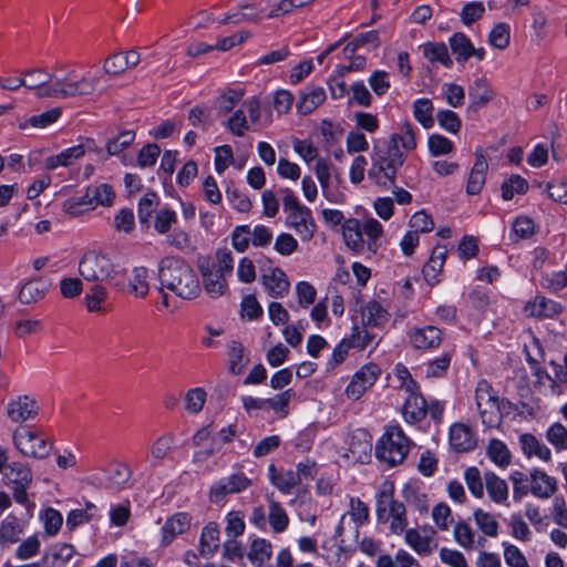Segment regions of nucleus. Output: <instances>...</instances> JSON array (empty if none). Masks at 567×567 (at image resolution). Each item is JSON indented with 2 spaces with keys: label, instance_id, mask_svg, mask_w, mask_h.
Instances as JSON below:
<instances>
[{
  "label": "nucleus",
  "instance_id": "nucleus-1",
  "mask_svg": "<svg viewBox=\"0 0 567 567\" xmlns=\"http://www.w3.org/2000/svg\"><path fill=\"white\" fill-rule=\"evenodd\" d=\"M24 87L35 90L40 99H70L91 95L96 91L100 79L85 74L81 78L74 70L63 78H58L42 69H32L23 72Z\"/></svg>",
  "mask_w": 567,
  "mask_h": 567
},
{
  "label": "nucleus",
  "instance_id": "nucleus-2",
  "mask_svg": "<svg viewBox=\"0 0 567 567\" xmlns=\"http://www.w3.org/2000/svg\"><path fill=\"white\" fill-rule=\"evenodd\" d=\"M157 279L159 291H172L175 296L192 300L202 291L199 279L192 266L176 256L163 257L157 265Z\"/></svg>",
  "mask_w": 567,
  "mask_h": 567
},
{
  "label": "nucleus",
  "instance_id": "nucleus-3",
  "mask_svg": "<svg viewBox=\"0 0 567 567\" xmlns=\"http://www.w3.org/2000/svg\"><path fill=\"white\" fill-rule=\"evenodd\" d=\"M79 272L89 282H105L116 291L126 288V269L106 254L95 250L85 252L80 259Z\"/></svg>",
  "mask_w": 567,
  "mask_h": 567
},
{
  "label": "nucleus",
  "instance_id": "nucleus-4",
  "mask_svg": "<svg viewBox=\"0 0 567 567\" xmlns=\"http://www.w3.org/2000/svg\"><path fill=\"white\" fill-rule=\"evenodd\" d=\"M371 159L369 178L377 185L388 188L395 184L398 171L404 165L405 155L394 143L385 140L374 144Z\"/></svg>",
  "mask_w": 567,
  "mask_h": 567
},
{
  "label": "nucleus",
  "instance_id": "nucleus-5",
  "mask_svg": "<svg viewBox=\"0 0 567 567\" xmlns=\"http://www.w3.org/2000/svg\"><path fill=\"white\" fill-rule=\"evenodd\" d=\"M203 288L210 298H219L228 291L227 278L234 271V257L228 248H219L213 261L205 260L199 265Z\"/></svg>",
  "mask_w": 567,
  "mask_h": 567
},
{
  "label": "nucleus",
  "instance_id": "nucleus-6",
  "mask_svg": "<svg viewBox=\"0 0 567 567\" xmlns=\"http://www.w3.org/2000/svg\"><path fill=\"white\" fill-rule=\"evenodd\" d=\"M476 408L483 424L497 429L503 417L511 415L516 406L507 399H501L486 380L478 381L475 389Z\"/></svg>",
  "mask_w": 567,
  "mask_h": 567
},
{
  "label": "nucleus",
  "instance_id": "nucleus-7",
  "mask_svg": "<svg viewBox=\"0 0 567 567\" xmlns=\"http://www.w3.org/2000/svg\"><path fill=\"white\" fill-rule=\"evenodd\" d=\"M286 214V226L293 229L303 241L310 240L316 231V223L310 208L302 205L290 188H279Z\"/></svg>",
  "mask_w": 567,
  "mask_h": 567
},
{
  "label": "nucleus",
  "instance_id": "nucleus-8",
  "mask_svg": "<svg viewBox=\"0 0 567 567\" xmlns=\"http://www.w3.org/2000/svg\"><path fill=\"white\" fill-rule=\"evenodd\" d=\"M411 445L400 425H389L375 446V455L389 466H395L405 460Z\"/></svg>",
  "mask_w": 567,
  "mask_h": 567
},
{
  "label": "nucleus",
  "instance_id": "nucleus-9",
  "mask_svg": "<svg viewBox=\"0 0 567 567\" xmlns=\"http://www.w3.org/2000/svg\"><path fill=\"white\" fill-rule=\"evenodd\" d=\"M377 517L379 523L389 524L393 534H402L408 526L406 508L402 502L394 499L393 485H384L378 494Z\"/></svg>",
  "mask_w": 567,
  "mask_h": 567
},
{
  "label": "nucleus",
  "instance_id": "nucleus-10",
  "mask_svg": "<svg viewBox=\"0 0 567 567\" xmlns=\"http://www.w3.org/2000/svg\"><path fill=\"white\" fill-rule=\"evenodd\" d=\"M13 444L21 454L28 457L44 458L52 450V443L48 435L43 431L30 426H20L13 432Z\"/></svg>",
  "mask_w": 567,
  "mask_h": 567
},
{
  "label": "nucleus",
  "instance_id": "nucleus-11",
  "mask_svg": "<svg viewBox=\"0 0 567 567\" xmlns=\"http://www.w3.org/2000/svg\"><path fill=\"white\" fill-rule=\"evenodd\" d=\"M254 485V481L237 464L236 471L226 477L216 481L209 488V499L213 503L224 501L228 495L240 494Z\"/></svg>",
  "mask_w": 567,
  "mask_h": 567
},
{
  "label": "nucleus",
  "instance_id": "nucleus-12",
  "mask_svg": "<svg viewBox=\"0 0 567 567\" xmlns=\"http://www.w3.org/2000/svg\"><path fill=\"white\" fill-rule=\"evenodd\" d=\"M380 372V368L373 363L362 367L347 386V396L351 400H359L375 383Z\"/></svg>",
  "mask_w": 567,
  "mask_h": 567
},
{
  "label": "nucleus",
  "instance_id": "nucleus-13",
  "mask_svg": "<svg viewBox=\"0 0 567 567\" xmlns=\"http://www.w3.org/2000/svg\"><path fill=\"white\" fill-rule=\"evenodd\" d=\"M40 411L38 401L29 395H20L7 405V415L14 423L34 420Z\"/></svg>",
  "mask_w": 567,
  "mask_h": 567
},
{
  "label": "nucleus",
  "instance_id": "nucleus-14",
  "mask_svg": "<svg viewBox=\"0 0 567 567\" xmlns=\"http://www.w3.org/2000/svg\"><path fill=\"white\" fill-rule=\"evenodd\" d=\"M409 339L415 349L430 350L440 347L443 332L435 326L415 327L409 331Z\"/></svg>",
  "mask_w": 567,
  "mask_h": 567
},
{
  "label": "nucleus",
  "instance_id": "nucleus-15",
  "mask_svg": "<svg viewBox=\"0 0 567 567\" xmlns=\"http://www.w3.org/2000/svg\"><path fill=\"white\" fill-rule=\"evenodd\" d=\"M261 284L272 298H282L290 290L286 272L278 267H270L261 275Z\"/></svg>",
  "mask_w": 567,
  "mask_h": 567
},
{
  "label": "nucleus",
  "instance_id": "nucleus-16",
  "mask_svg": "<svg viewBox=\"0 0 567 567\" xmlns=\"http://www.w3.org/2000/svg\"><path fill=\"white\" fill-rule=\"evenodd\" d=\"M450 47L458 63H464L472 56L476 58L478 61L485 58L484 48H475L470 38L462 32H457L451 37Z\"/></svg>",
  "mask_w": 567,
  "mask_h": 567
},
{
  "label": "nucleus",
  "instance_id": "nucleus-17",
  "mask_svg": "<svg viewBox=\"0 0 567 567\" xmlns=\"http://www.w3.org/2000/svg\"><path fill=\"white\" fill-rule=\"evenodd\" d=\"M527 317L534 318H554L563 312V306L545 296H536L524 307Z\"/></svg>",
  "mask_w": 567,
  "mask_h": 567
},
{
  "label": "nucleus",
  "instance_id": "nucleus-18",
  "mask_svg": "<svg viewBox=\"0 0 567 567\" xmlns=\"http://www.w3.org/2000/svg\"><path fill=\"white\" fill-rule=\"evenodd\" d=\"M529 492L537 498H550L557 492V481L544 471L535 468L530 473Z\"/></svg>",
  "mask_w": 567,
  "mask_h": 567
},
{
  "label": "nucleus",
  "instance_id": "nucleus-19",
  "mask_svg": "<svg viewBox=\"0 0 567 567\" xmlns=\"http://www.w3.org/2000/svg\"><path fill=\"white\" fill-rule=\"evenodd\" d=\"M405 542L421 556L431 554L436 544L434 542L435 530L433 528H424L422 532L417 529H405Z\"/></svg>",
  "mask_w": 567,
  "mask_h": 567
},
{
  "label": "nucleus",
  "instance_id": "nucleus-20",
  "mask_svg": "<svg viewBox=\"0 0 567 567\" xmlns=\"http://www.w3.org/2000/svg\"><path fill=\"white\" fill-rule=\"evenodd\" d=\"M487 171V158L483 154L482 150L478 148L475 152V163L467 179V194L477 195L481 193L483 186L485 185Z\"/></svg>",
  "mask_w": 567,
  "mask_h": 567
},
{
  "label": "nucleus",
  "instance_id": "nucleus-21",
  "mask_svg": "<svg viewBox=\"0 0 567 567\" xmlns=\"http://www.w3.org/2000/svg\"><path fill=\"white\" fill-rule=\"evenodd\" d=\"M192 524V517L187 513H176L169 517L162 527V545H169L178 535L186 533Z\"/></svg>",
  "mask_w": 567,
  "mask_h": 567
},
{
  "label": "nucleus",
  "instance_id": "nucleus-22",
  "mask_svg": "<svg viewBox=\"0 0 567 567\" xmlns=\"http://www.w3.org/2000/svg\"><path fill=\"white\" fill-rule=\"evenodd\" d=\"M450 443L457 452H468L476 445L475 434L463 423L453 424L450 430Z\"/></svg>",
  "mask_w": 567,
  "mask_h": 567
},
{
  "label": "nucleus",
  "instance_id": "nucleus-23",
  "mask_svg": "<svg viewBox=\"0 0 567 567\" xmlns=\"http://www.w3.org/2000/svg\"><path fill=\"white\" fill-rule=\"evenodd\" d=\"M125 286L123 292H127L135 298H146L150 293L148 269L144 266L134 267L128 284L125 282Z\"/></svg>",
  "mask_w": 567,
  "mask_h": 567
},
{
  "label": "nucleus",
  "instance_id": "nucleus-24",
  "mask_svg": "<svg viewBox=\"0 0 567 567\" xmlns=\"http://www.w3.org/2000/svg\"><path fill=\"white\" fill-rule=\"evenodd\" d=\"M447 257L446 246L437 245L433 248L429 261L423 266V276L430 285L439 281L437 277L443 269Z\"/></svg>",
  "mask_w": 567,
  "mask_h": 567
},
{
  "label": "nucleus",
  "instance_id": "nucleus-25",
  "mask_svg": "<svg viewBox=\"0 0 567 567\" xmlns=\"http://www.w3.org/2000/svg\"><path fill=\"white\" fill-rule=\"evenodd\" d=\"M86 152L84 144H80L62 151L61 153L45 158L44 166L49 171H54L60 166H71L81 159Z\"/></svg>",
  "mask_w": 567,
  "mask_h": 567
},
{
  "label": "nucleus",
  "instance_id": "nucleus-26",
  "mask_svg": "<svg viewBox=\"0 0 567 567\" xmlns=\"http://www.w3.org/2000/svg\"><path fill=\"white\" fill-rule=\"evenodd\" d=\"M402 414L406 422L415 424L421 422L427 414V403L417 393H410L402 408Z\"/></svg>",
  "mask_w": 567,
  "mask_h": 567
},
{
  "label": "nucleus",
  "instance_id": "nucleus-27",
  "mask_svg": "<svg viewBox=\"0 0 567 567\" xmlns=\"http://www.w3.org/2000/svg\"><path fill=\"white\" fill-rule=\"evenodd\" d=\"M485 489L492 502L505 504L508 499L509 489L507 482L494 472L484 473Z\"/></svg>",
  "mask_w": 567,
  "mask_h": 567
},
{
  "label": "nucleus",
  "instance_id": "nucleus-28",
  "mask_svg": "<svg viewBox=\"0 0 567 567\" xmlns=\"http://www.w3.org/2000/svg\"><path fill=\"white\" fill-rule=\"evenodd\" d=\"M519 444L527 458L537 457L544 462L551 460V451L549 447L530 433L522 434L519 436Z\"/></svg>",
  "mask_w": 567,
  "mask_h": 567
},
{
  "label": "nucleus",
  "instance_id": "nucleus-29",
  "mask_svg": "<svg viewBox=\"0 0 567 567\" xmlns=\"http://www.w3.org/2000/svg\"><path fill=\"white\" fill-rule=\"evenodd\" d=\"M23 535V525L20 519L10 514L0 522V545L3 547L17 544Z\"/></svg>",
  "mask_w": 567,
  "mask_h": 567
},
{
  "label": "nucleus",
  "instance_id": "nucleus-30",
  "mask_svg": "<svg viewBox=\"0 0 567 567\" xmlns=\"http://www.w3.org/2000/svg\"><path fill=\"white\" fill-rule=\"evenodd\" d=\"M468 95L471 99V107L478 110L491 102L495 93L486 79L478 78L468 87Z\"/></svg>",
  "mask_w": 567,
  "mask_h": 567
},
{
  "label": "nucleus",
  "instance_id": "nucleus-31",
  "mask_svg": "<svg viewBox=\"0 0 567 567\" xmlns=\"http://www.w3.org/2000/svg\"><path fill=\"white\" fill-rule=\"evenodd\" d=\"M326 92L322 87H311L300 93L297 110L302 115H308L326 101Z\"/></svg>",
  "mask_w": 567,
  "mask_h": 567
},
{
  "label": "nucleus",
  "instance_id": "nucleus-32",
  "mask_svg": "<svg viewBox=\"0 0 567 567\" xmlns=\"http://www.w3.org/2000/svg\"><path fill=\"white\" fill-rule=\"evenodd\" d=\"M272 557V544L266 538H255L249 545L248 560L256 567H262Z\"/></svg>",
  "mask_w": 567,
  "mask_h": 567
},
{
  "label": "nucleus",
  "instance_id": "nucleus-33",
  "mask_svg": "<svg viewBox=\"0 0 567 567\" xmlns=\"http://www.w3.org/2000/svg\"><path fill=\"white\" fill-rule=\"evenodd\" d=\"M271 483L284 494H289L293 487L300 484V474L295 471H277L275 465L269 466Z\"/></svg>",
  "mask_w": 567,
  "mask_h": 567
},
{
  "label": "nucleus",
  "instance_id": "nucleus-34",
  "mask_svg": "<svg viewBox=\"0 0 567 567\" xmlns=\"http://www.w3.org/2000/svg\"><path fill=\"white\" fill-rule=\"evenodd\" d=\"M361 316L364 324L373 327L383 326L390 319L388 310L377 300H371L362 307Z\"/></svg>",
  "mask_w": 567,
  "mask_h": 567
},
{
  "label": "nucleus",
  "instance_id": "nucleus-35",
  "mask_svg": "<svg viewBox=\"0 0 567 567\" xmlns=\"http://www.w3.org/2000/svg\"><path fill=\"white\" fill-rule=\"evenodd\" d=\"M268 523L276 534L284 533L289 525V516L281 504L268 497Z\"/></svg>",
  "mask_w": 567,
  "mask_h": 567
},
{
  "label": "nucleus",
  "instance_id": "nucleus-36",
  "mask_svg": "<svg viewBox=\"0 0 567 567\" xmlns=\"http://www.w3.org/2000/svg\"><path fill=\"white\" fill-rule=\"evenodd\" d=\"M219 547V529L214 522L207 524L202 532L199 539V553L204 557H209L216 553Z\"/></svg>",
  "mask_w": 567,
  "mask_h": 567
},
{
  "label": "nucleus",
  "instance_id": "nucleus-37",
  "mask_svg": "<svg viewBox=\"0 0 567 567\" xmlns=\"http://www.w3.org/2000/svg\"><path fill=\"white\" fill-rule=\"evenodd\" d=\"M391 143H394L396 147H400L403 153L412 152L417 146L416 130L409 122L404 123L398 133L392 134L389 137Z\"/></svg>",
  "mask_w": 567,
  "mask_h": 567
},
{
  "label": "nucleus",
  "instance_id": "nucleus-38",
  "mask_svg": "<svg viewBox=\"0 0 567 567\" xmlns=\"http://www.w3.org/2000/svg\"><path fill=\"white\" fill-rule=\"evenodd\" d=\"M62 115L61 107H53L49 111H45L41 114L32 115L29 118L19 123V128L22 131L28 130L29 127L33 128H45L53 123H55Z\"/></svg>",
  "mask_w": 567,
  "mask_h": 567
},
{
  "label": "nucleus",
  "instance_id": "nucleus-39",
  "mask_svg": "<svg viewBox=\"0 0 567 567\" xmlns=\"http://www.w3.org/2000/svg\"><path fill=\"white\" fill-rule=\"evenodd\" d=\"M3 478L13 485H31L32 483V472L31 470L23 463L12 462L8 465V468L2 474Z\"/></svg>",
  "mask_w": 567,
  "mask_h": 567
},
{
  "label": "nucleus",
  "instance_id": "nucleus-40",
  "mask_svg": "<svg viewBox=\"0 0 567 567\" xmlns=\"http://www.w3.org/2000/svg\"><path fill=\"white\" fill-rule=\"evenodd\" d=\"M423 55L431 63H441L450 68L453 61L449 54L447 47L443 42H429L422 45Z\"/></svg>",
  "mask_w": 567,
  "mask_h": 567
},
{
  "label": "nucleus",
  "instance_id": "nucleus-41",
  "mask_svg": "<svg viewBox=\"0 0 567 567\" xmlns=\"http://www.w3.org/2000/svg\"><path fill=\"white\" fill-rule=\"evenodd\" d=\"M132 470L124 463H113L107 468V478L105 486L110 488H121L131 478Z\"/></svg>",
  "mask_w": 567,
  "mask_h": 567
},
{
  "label": "nucleus",
  "instance_id": "nucleus-42",
  "mask_svg": "<svg viewBox=\"0 0 567 567\" xmlns=\"http://www.w3.org/2000/svg\"><path fill=\"white\" fill-rule=\"evenodd\" d=\"M343 237L346 245L354 250L361 251L364 247L361 223L358 219H350L343 226Z\"/></svg>",
  "mask_w": 567,
  "mask_h": 567
},
{
  "label": "nucleus",
  "instance_id": "nucleus-43",
  "mask_svg": "<svg viewBox=\"0 0 567 567\" xmlns=\"http://www.w3.org/2000/svg\"><path fill=\"white\" fill-rule=\"evenodd\" d=\"M474 520L483 535L495 538L498 535L499 523L496 516L492 513L485 512L482 508L475 509Z\"/></svg>",
  "mask_w": 567,
  "mask_h": 567
},
{
  "label": "nucleus",
  "instance_id": "nucleus-44",
  "mask_svg": "<svg viewBox=\"0 0 567 567\" xmlns=\"http://www.w3.org/2000/svg\"><path fill=\"white\" fill-rule=\"evenodd\" d=\"M487 455L493 463L502 468L507 467L512 462L511 451L507 445L498 439L489 441L487 445Z\"/></svg>",
  "mask_w": 567,
  "mask_h": 567
},
{
  "label": "nucleus",
  "instance_id": "nucleus-45",
  "mask_svg": "<svg viewBox=\"0 0 567 567\" xmlns=\"http://www.w3.org/2000/svg\"><path fill=\"white\" fill-rule=\"evenodd\" d=\"M174 444V435L173 434H164L159 437H157L152 446H151V457H152V465L157 466L162 463L164 458H166L172 450Z\"/></svg>",
  "mask_w": 567,
  "mask_h": 567
},
{
  "label": "nucleus",
  "instance_id": "nucleus-46",
  "mask_svg": "<svg viewBox=\"0 0 567 567\" xmlns=\"http://www.w3.org/2000/svg\"><path fill=\"white\" fill-rule=\"evenodd\" d=\"M76 555V550L71 544H56L52 547V561L49 567H69L70 563Z\"/></svg>",
  "mask_w": 567,
  "mask_h": 567
},
{
  "label": "nucleus",
  "instance_id": "nucleus-47",
  "mask_svg": "<svg viewBox=\"0 0 567 567\" xmlns=\"http://www.w3.org/2000/svg\"><path fill=\"white\" fill-rule=\"evenodd\" d=\"M433 111V103L429 99H419L413 103L414 117L425 128H431L434 125Z\"/></svg>",
  "mask_w": 567,
  "mask_h": 567
},
{
  "label": "nucleus",
  "instance_id": "nucleus-48",
  "mask_svg": "<svg viewBox=\"0 0 567 567\" xmlns=\"http://www.w3.org/2000/svg\"><path fill=\"white\" fill-rule=\"evenodd\" d=\"M361 230L368 237L369 250L377 251L378 240L383 236V226L375 218H368L361 223Z\"/></svg>",
  "mask_w": 567,
  "mask_h": 567
},
{
  "label": "nucleus",
  "instance_id": "nucleus-49",
  "mask_svg": "<svg viewBox=\"0 0 567 567\" xmlns=\"http://www.w3.org/2000/svg\"><path fill=\"white\" fill-rule=\"evenodd\" d=\"M346 514L351 517L352 522L357 526V529L370 520L369 506L360 498L352 497L350 499L349 511Z\"/></svg>",
  "mask_w": 567,
  "mask_h": 567
},
{
  "label": "nucleus",
  "instance_id": "nucleus-50",
  "mask_svg": "<svg viewBox=\"0 0 567 567\" xmlns=\"http://www.w3.org/2000/svg\"><path fill=\"white\" fill-rule=\"evenodd\" d=\"M491 45L496 49L505 50L511 42V28L507 23H496L488 35Z\"/></svg>",
  "mask_w": 567,
  "mask_h": 567
},
{
  "label": "nucleus",
  "instance_id": "nucleus-51",
  "mask_svg": "<svg viewBox=\"0 0 567 567\" xmlns=\"http://www.w3.org/2000/svg\"><path fill=\"white\" fill-rule=\"evenodd\" d=\"M45 293V287L41 281L32 280L22 286L19 292V299L22 303L37 302L43 298Z\"/></svg>",
  "mask_w": 567,
  "mask_h": 567
},
{
  "label": "nucleus",
  "instance_id": "nucleus-52",
  "mask_svg": "<svg viewBox=\"0 0 567 567\" xmlns=\"http://www.w3.org/2000/svg\"><path fill=\"white\" fill-rule=\"evenodd\" d=\"M528 190V183L519 175H512L502 185V197L511 200L516 194H525Z\"/></svg>",
  "mask_w": 567,
  "mask_h": 567
},
{
  "label": "nucleus",
  "instance_id": "nucleus-53",
  "mask_svg": "<svg viewBox=\"0 0 567 567\" xmlns=\"http://www.w3.org/2000/svg\"><path fill=\"white\" fill-rule=\"evenodd\" d=\"M464 478L472 495L476 498H483L485 483L484 476L481 475L480 470L475 466L466 468Z\"/></svg>",
  "mask_w": 567,
  "mask_h": 567
},
{
  "label": "nucleus",
  "instance_id": "nucleus-54",
  "mask_svg": "<svg viewBox=\"0 0 567 567\" xmlns=\"http://www.w3.org/2000/svg\"><path fill=\"white\" fill-rule=\"evenodd\" d=\"M90 196L95 206H112L115 199V192L109 184H100L97 186H90Z\"/></svg>",
  "mask_w": 567,
  "mask_h": 567
},
{
  "label": "nucleus",
  "instance_id": "nucleus-55",
  "mask_svg": "<svg viewBox=\"0 0 567 567\" xmlns=\"http://www.w3.org/2000/svg\"><path fill=\"white\" fill-rule=\"evenodd\" d=\"M546 440L560 452L567 450V429L564 424L556 422L546 431Z\"/></svg>",
  "mask_w": 567,
  "mask_h": 567
},
{
  "label": "nucleus",
  "instance_id": "nucleus-56",
  "mask_svg": "<svg viewBox=\"0 0 567 567\" xmlns=\"http://www.w3.org/2000/svg\"><path fill=\"white\" fill-rule=\"evenodd\" d=\"M41 542L37 535L30 536L19 544L14 551L16 558L28 560L40 553Z\"/></svg>",
  "mask_w": 567,
  "mask_h": 567
},
{
  "label": "nucleus",
  "instance_id": "nucleus-57",
  "mask_svg": "<svg viewBox=\"0 0 567 567\" xmlns=\"http://www.w3.org/2000/svg\"><path fill=\"white\" fill-rule=\"evenodd\" d=\"M539 284L543 288L551 292H558L567 287L566 271L560 270L551 274H543Z\"/></svg>",
  "mask_w": 567,
  "mask_h": 567
},
{
  "label": "nucleus",
  "instance_id": "nucleus-58",
  "mask_svg": "<svg viewBox=\"0 0 567 567\" xmlns=\"http://www.w3.org/2000/svg\"><path fill=\"white\" fill-rule=\"evenodd\" d=\"M244 346L238 341H231L228 346L229 372L239 375L243 372Z\"/></svg>",
  "mask_w": 567,
  "mask_h": 567
},
{
  "label": "nucleus",
  "instance_id": "nucleus-59",
  "mask_svg": "<svg viewBox=\"0 0 567 567\" xmlns=\"http://www.w3.org/2000/svg\"><path fill=\"white\" fill-rule=\"evenodd\" d=\"M159 204L158 196L155 193H146L138 203V219L142 224L148 223L152 214Z\"/></svg>",
  "mask_w": 567,
  "mask_h": 567
},
{
  "label": "nucleus",
  "instance_id": "nucleus-60",
  "mask_svg": "<svg viewBox=\"0 0 567 567\" xmlns=\"http://www.w3.org/2000/svg\"><path fill=\"white\" fill-rule=\"evenodd\" d=\"M243 95L244 92L237 90H228L227 92L221 94L215 101V105L218 112L225 115L233 111L237 103L241 100Z\"/></svg>",
  "mask_w": 567,
  "mask_h": 567
},
{
  "label": "nucleus",
  "instance_id": "nucleus-61",
  "mask_svg": "<svg viewBox=\"0 0 567 567\" xmlns=\"http://www.w3.org/2000/svg\"><path fill=\"white\" fill-rule=\"evenodd\" d=\"M206 402V392L202 388H194L187 391L185 395V409L192 413H199Z\"/></svg>",
  "mask_w": 567,
  "mask_h": 567
},
{
  "label": "nucleus",
  "instance_id": "nucleus-62",
  "mask_svg": "<svg viewBox=\"0 0 567 567\" xmlns=\"http://www.w3.org/2000/svg\"><path fill=\"white\" fill-rule=\"evenodd\" d=\"M227 128L235 136L241 137L249 130L248 120L244 109H238L234 114L228 118L226 123Z\"/></svg>",
  "mask_w": 567,
  "mask_h": 567
},
{
  "label": "nucleus",
  "instance_id": "nucleus-63",
  "mask_svg": "<svg viewBox=\"0 0 567 567\" xmlns=\"http://www.w3.org/2000/svg\"><path fill=\"white\" fill-rule=\"evenodd\" d=\"M454 538L465 549H473L475 534L472 527L465 522H458L454 527Z\"/></svg>",
  "mask_w": 567,
  "mask_h": 567
},
{
  "label": "nucleus",
  "instance_id": "nucleus-64",
  "mask_svg": "<svg viewBox=\"0 0 567 567\" xmlns=\"http://www.w3.org/2000/svg\"><path fill=\"white\" fill-rule=\"evenodd\" d=\"M436 120L440 126L449 133L456 134L461 130V118L455 112L451 110L439 111L436 114Z\"/></svg>",
  "mask_w": 567,
  "mask_h": 567
}]
</instances>
